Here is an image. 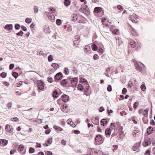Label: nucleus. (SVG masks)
Masks as SVG:
<instances>
[{
    "label": "nucleus",
    "mask_w": 155,
    "mask_h": 155,
    "mask_svg": "<svg viewBox=\"0 0 155 155\" xmlns=\"http://www.w3.org/2000/svg\"><path fill=\"white\" fill-rule=\"evenodd\" d=\"M150 124L153 126H155V122L153 120H150Z\"/></svg>",
    "instance_id": "obj_52"
},
{
    "label": "nucleus",
    "mask_w": 155,
    "mask_h": 155,
    "mask_svg": "<svg viewBox=\"0 0 155 155\" xmlns=\"http://www.w3.org/2000/svg\"><path fill=\"white\" fill-rule=\"evenodd\" d=\"M153 131V129L151 126L149 127L147 129V135L151 134Z\"/></svg>",
    "instance_id": "obj_11"
},
{
    "label": "nucleus",
    "mask_w": 155,
    "mask_h": 155,
    "mask_svg": "<svg viewBox=\"0 0 155 155\" xmlns=\"http://www.w3.org/2000/svg\"><path fill=\"white\" fill-rule=\"evenodd\" d=\"M53 79L51 77H48V81L50 83L53 82Z\"/></svg>",
    "instance_id": "obj_51"
},
{
    "label": "nucleus",
    "mask_w": 155,
    "mask_h": 155,
    "mask_svg": "<svg viewBox=\"0 0 155 155\" xmlns=\"http://www.w3.org/2000/svg\"><path fill=\"white\" fill-rule=\"evenodd\" d=\"M52 142V137L49 138L47 141V143L50 145L51 144Z\"/></svg>",
    "instance_id": "obj_40"
},
{
    "label": "nucleus",
    "mask_w": 155,
    "mask_h": 155,
    "mask_svg": "<svg viewBox=\"0 0 155 155\" xmlns=\"http://www.w3.org/2000/svg\"><path fill=\"white\" fill-rule=\"evenodd\" d=\"M137 145L136 143L133 147V150L134 151H135L136 150L137 148L139 147V146H137Z\"/></svg>",
    "instance_id": "obj_56"
},
{
    "label": "nucleus",
    "mask_w": 155,
    "mask_h": 155,
    "mask_svg": "<svg viewBox=\"0 0 155 155\" xmlns=\"http://www.w3.org/2000/svg\"><path fill=\"white\" fill-rule=\"evenodd\" d=\"M16 150L15 149L12 150L10 151V153L12 155L14 154L15 152H16Z\"/></svg>",
    "instance_id": "obj_63"
},
{
    "label": "nucleus",
    "mask_w": 155,
    "mask_h": 155,
    "mask_svg": "<svg viewBox=\"0 0 155 155\" xmlns=\"http://www.w3.org/2000/svg\"><path fill=\"white\" fill-rule=\"evenodd\" d=\"M101 125L102 126H104L107 124L108 123L107 121L106 120V119H102L101 120Z\"/></svg>",
    "instance_id": "obj_15"
},
{
    "label": "nucleus",
    "mask_w": 155,
    "mask_h": 155,
    "mask_svg": "<svg viewBox=\"0 0 155 155\" xmlns=\"http://www.w3.org/2000/svg\"><path fill=\"white\" fill-rule=\"evenodd\" d=\"M12 28L13 26L12 24H7L5 25L4 28L5 29L10 30L12 29Z\"/></svg>",
    "instance_id": "obj_20"
},
{
    "label": "nucleus",
    "mask_w": 155,
    "mask_h": 155,
    "mask_svg": "<svg viewBox=\"0 0 155 155\" xmlns=\"http://www.w3.org/2000/svg\"><path fill=\"white\" fill-rule=\"evenodd\" d=\"M51 131V130L50 129H47L45 130V132L46 134H48L50 133Z\"/></svg>",
    "instance_id": "obj_59"
},
{
    "label": "nucleus",
    "mask_w": 155,
    "mask_h": 155,
    "mask_svg": "<svg viewBox=\"0 0 155 155\" xmlns=\"http://www.w3.org/2000/svg\"><path fill=\"white\" fill-rule=\"evenodd\" d=\"M21 29L24 31H26L27 30V28L24 26L21 25Z\"/></svg>",
    "instance_id": "obj_60"
},
{
    "label": "nucleus",
    "mask_w": 155,
    "mask_h": 155,
    "mask_svg": "<svg viewBox=\"0 0 155 155\" xmlns=\"http://www.w3.org/2000/svg\"><path fill=\"white\" fill-rule=\"evenodd\" d=\"M56 23L57 25H60L61 23V20L59 19H57L56 21Z\"/></svg>",
    "instance_id": "obj_37"
},
{
    "label": "nucleus",
    "mask_w": 155,
    "mask_h": 155,
    "mask_svg": "<svg viewBox=\"0 0 155 155\" xmlns=\"http://www.w3.org/2000/svg\"><path fill=\"white\" fill-rule=\"evenodd\" d=\"M5 130L6 131L8 132H11L13 130L12 129V127L9 124H7L5 126Z\"/></svg>",
    "instance_id": "obj_13"
},
{
    "label": "nucleus",
    "mask_w": 155,
    "mask_h": 155,
    "mask_svg": "<svg viewBox=\"0 0 155 155\" xmlns=\"http://www.w3.org/2000/svg\"><path fill=\"white\" fill-rule=\"evenodd\" d=\"M140 87L141 88V90H142L143 91H145L146 89V86L144 84H142L140 86Z\"/></svg>",
    "instance_id": "obj_28"
},
{
    "label": "nucleus",
    "mask_w": 155,
    "mask_h": 155,
    "mask_svg": "<svg viewBox=\"0 0 155 155\" xmlns=\"http://www.w3.org/2000/svg\"><path fill=\"white\" fill-rule=\"evenodd\" d=\"M38 8L36 6H35L34 7V11L35 13H37L38 12Z\"/></svg>",
    "instance_id": "obj_46"
},
{
    "label": "nucleus",
    "mask_w": 155,
    "mask_h": 155,
    "mask_svg": "<svg viewBox=\"0 0 155 155\" xmlns=\"http://www.w3.org/2000/svg\"><path fill=\"white\" fill-rule=\"evenodd\" d=\"M129 19L130 20H131V21L134 23H137V21H136L137 20L134 18V17L133 16H131L129 17Z\"/></svg>",
    "instance_id": "obj_22"
},
{
    "label": "nucleus",
    "mask_w": 155,
    "mask_h": 155,
    "mask_svg": "<svg viewBox=\"0 0 155 155\" xmlns=\"http://www.w3.org/2000/svg\"><path fill=\"white\" fill-rule=\"evenodd\" d=\"M139 132V131L138 130H134L133 133V135L134 137H135L136 134Z\"/></svg>",
    "instance_id": "obj_47"
},
{
    "label": "nucleus",
    "mask_w": 155,
    "mask_h": 155,
    "mask_svg": "<svg viewBox=\"0 0 155 155\" xmlns=\"http://www.w3.org/2000/svg\"><path fill=\"white\" fill-rule=\"evenodd\" d=\"M71 4V1L70 0H64V4L66 6H68Z\"/></svg>",
    "instance_id": "obj_21"
},
{
    "label": "nucleus",
    "mask_w": 155,
    "mask_h": 155,
    "mask_svg": "<svg viewBox=\"0 0 155 155\" xmlns=\"http://www.w3.org/2000/svg\"><path fill=\"white\" fill-rule=\"evenodd\" d=\"M91 48L93 50L96 51L97 49V47L95 44H93L91 45Z\"/></svg>",
    "instance_id": "obj_25"
},
{
    "label": "nucleus",
    "mask_w": 155,
    "mask_h": 155,
    "mask_svg": "<svg viewBox=\"0 0 155 155\" xmlns=\"http://www.w3.org/2000/svg\"><path fill=\"white\" fill-rule=\"evenodd\" d=\"M85 85H86L85 87L86 88L85 89L84 88V91L85 92H87L88 91L89 89L90 86L88 84H86Z\"/></svg>",
    "instance_id": "obj_29"
},
{
    "label": "nucleus",
    "mask_w": 155,
    "mask_h": 155,
    "mask_svg": "<svg viewBox=\"0 0 155 155\" xmlns=\"http://www.w3.org/2000/svg\"><path fill=\"white\" fill-rule=\"evenodd\" d=\"M140 64L137 63H136L135 64V66L136 68V70L138 71H142V67L140 66V65H142V66H144V65L141 63H140Z\"/></svg>",
    "instance_id": "obj_7"
},
{
    "label": "nucleus",
    "mask_w": 155,
    "mask_h": 155,
    "mask_svg": "<svg viewBox=\"0 0 155 155\" xmlns=\"http://www.w3.org/2000/svg\"><path fill=\"white\" fill-rule=\"evenodd\" d=\"M53 60V56L51 55H50L48 57V60L49 62H51Z\"/></svg>",
    "instance_id": "obj_39"
},
{
    "label": "nucleus",
    "mask_w": 155,
    "mask_h": 155,
    "mask_svg": "<svg viewBox=\"0 0 155 155\" xmlns=\"http://www.w3.org/2000/svg\"><path fill=\"white\" fill-rule=\"evenodd\" d=\"M130 45L131 46V47L134 48L135 47H136V44L135 42H131L130 43Z\"/></svg>",
    "instance_id": "obj_33"
},
{
    "label": "nucleus",
    "mask_w": 155,
    "mask_h": 155,
    "mask_svg": "<svg viewBox=\"0 0 155 155\" xmlns=\"http://www.w3.org/2000/svg\"><path fill=\"white\" fill-rule=\"evenodd\" d=\"M64 71L66 75H68L69 73V70L67 68H64Z\"/></svg>",
    "instance_id": "obj_35"
},
{
    "label": "nucleus",
    "mask_w": 155,
    "mask_h": 155,
    "mask_svg": "<svg viewBox=\"0 0 155 155\" xmlns=\"http://www.w3.org/2000/svg\"><path fill=\"white\" fill-rule=\"evenodd\" d=\"M35 151V149L32 147H30L29 148V152L30 153H32L34 152Z\"/></svg>",
    "instance_id": "obj_32"
},
{
    "label": "nucleus",
    "mask_w": 155,
    "mask_h": 155,
    "mask_svg": "<svg viewBox=\"0 0 155 155\" xmlns=\"http://www.w3.org/2000/svg\"><path fill=\"white\" fill-rule=\"evenodd\" d=\"M113 33L114 34L117 35L119 33V31L118 29H114L113 31Z\"/></svg>",
    "instance_id": "obj_44"
},
{
    "label": "nucleus",
    "mask_w": 155,
    "mask_h": 155,
    "mask_svg": "<svg viewBox=\"0 0 155 155\" xmlns=\"http://www.w3.org/2000/svg\"><path fill=\"white\" fill-rule=\"evenodd\" d=\"M132 30L131 31V34L134 36H135L136 35V33L135 31V30L133 29L132 28Z\"/></svg>",
    "instance_id": "obj_49"
},
{
    "label": "nucleus",
    "mask_w": 155,
    "mask_h": 155,
    "mask_svg": "<svg viewBox=\"0 0 155 155\" xmlns=\"http://www.w3.org/2000/svg\"><path fill=\"white\" fill-rule=\"evenodd\" d=\"M102 8L99 7H96L94 9V12L96 13H98L101 12Z\"/></svg>",
    "instance_id": "obj_17"
},
{
    "label": "nucleus",
    "mask_w": 155,
    "mask_h": 155,
    "mask_svg": "<svg viewBox=\"0 0 155 155\" xmlns=\"http://www.w3.org/2000/svg\"><path fill=\"white\" fill-rule=\"evenodd\" d=\"M78 77L72 78L71 80V82H69V83L68 84L67 87H75L78 84Z\"/></svg>",
    "instance_id": "obj_1"
},
{
    "label": "nucleus",
    "mask_w": 155,
    "mask_h": 155,
    "mask_svg": "<svg viewBox=\"0 0 155 155\" xmlns=\"http://www.w3.org/2000/svg\"><path fill=\"white\" fill-rule=\"evenodd\" d=\"M72 71L74 73H77L78 72V70L74 67H73L72 68Z\"/></svg>",
    "instance_id": "obj_43"
},
{
    "label": "nucleus",
    "mask_w": 155,
    "mask_h": 155,
    "mask_svg": "<svg viewBox=\"0 0 155 155\" xmlns=\"http://www.w3.org/2000/svg\"><path fill=\"white\" fill-rule=\"evenodd\" d=\"M67 122L68 124H70L71 123H73V122L71 121V118H69L68 119L67 121Z\"/></svg>",
    "instance_id": "obj_64"
},
{
    "label": "nucleus",
    "mask_w": 155,
    "mask_h": 155,
    "mask_svg": "<svg viewBox=\"0 0 155 155\" xmlns=\"http://www.w3.org/2000/svg\"><path fill=\"white\" fill-rule=\"evenodd\" d=\"M11 120L14 122H17L19 121V119L17 117H14L11 118Z\"/></svg>",
    "instance_id": "obj_36"
},
{
    "label": "nucleus",
    "mask_w": 155,
    "mask_h": 155,
    "mask_svg": "<svg viewBox=\"0 0 155 155\" xmlns=\"http://www.w3.org/2000/svg\"><path fill=\"white\" fill-rule=\"evenodd\" d=\"M37 88L39 90H42L44 87V84L43 82L41 80L38 81L35 84Z\"/></svg>",
    "instance_id": "obj_3"
},
{
    "label": "nucleus",
    "mask_w": 155,
    "mask_h": 155,
    "mask_svg": "<svg viewBox=\"0 0 155 155\" xmlns=\"http://www.w3.org/2000/svg\"><path fill=\"white\" fill-rule=\"evenodd\" d=\"M61 100L65 102L69 101V96L66 94H63L61 96L60 98L57 100L58 103L59 104Z\"/></svg>",
    "instance_id": "obj_2"
},
{
    "label": "nucleus",
    "mask_w": 155,
    "mask_h": 155,
    "mask_svg": "<svg viewBox=\"0 0 155 155\" xmlns=\"http://www.w3.org/2000/svg\"><path fill=\"white\" fill-rule=\"evenodd\" d=\"M127 91V89L126 88H124L122 90V94L124 95H125L126 94Z\"/></svg>",
    "instance_id": "obj_42"
},
{
    "label": "nucleus",
    "mask_w": 155,
    "mask_h": 155,
    "mask_svg": "<svg viewBox=\"0 0 155 155\" xmlns=\"http://www.w3.org/2000/svg\"><path fill=\"white\" fill-rule=\"evenodd\" d=\"M102 135L98 134L96 135L95 138V140L96 141L101 142V141H102Z\"/></svg>",
    "instance_id": "obj_8"
},
{
    "label": "nucleus",
    "mask_w": 155,
    "mask_h": 155,
    "mask_svg": "<svg viewBox=\"0 0 155 155\" xmlns=\"http://www.w3.org/2000/svg\"><path fill=\"white\" fill-rule=\"evenodd\" d=\"M89 8L87 6L85 5L84 7L80 9L79 11L82 12H84L86 13H88L89 12Z\"/></svg>",
    "instance_id": "obj_5"
},
{
    "label": "nucleus",
    "mask_w": 155,
    "mask_h": 155,
    "mask_svg": "<svg viewBox=\"0 0 155 155\" xmlns=\"http://www.w3.org/2000/svg\"><path fill=\"white\" fill-rule=\"evenodd\" d=\"M150 150L149 149L147 150L145 152V155H150Z\"/></svg>",
    "instance_id": "obj_61"
},
{
    "label": "nucleus",
    "mask_w": 155,
    "mask_h": 155,
    "mask_svg": "<svg viewBox=\"0 0 155 155\" xmlns=\"http://www.w3.org/2000/svg\"><path fill=\"white\" fill-rule=\"evenodd\" d=\"M77 89L80 91H82L83 90H84V87L82 86L80 87H78Z\"/></svg>",
    "instance_id": "obj_50"
},
{
    "label": "nucleus",
    "mask_w": 155,
    "mask_h": 155,
    "mask_svg": "<svg viewBox=\"0 0 155 155\" xmlns=\"http://www.w3.org/2000/svg\"><path fill=\"white\" fill-rule=\"evenodd\" d=\"M73 132L75 134H78L80 133V131L78 130H74Z\"/></svg>",
    "instance_id": "obj_62"
},
{
    "label": "nucleus",
    "mask_w": 155,
    "mask_h": 155,
    "mask_svg": "<svg viewBox=\"0 0 155 155\" xmlns=\"http://www.w3.org/2000/svg\"><path fill=\"white\" fill-rule=\"evenodd\" d=\"M32 19L31 18H26L25 19V22L28 24L30 23L31 22Z\"/></svg>",
    "instance_id": "obj_30"
},
{
    "label": "nucleus",
    "mask_w": 155,
    "mask_h": 155,
    "mask_svg": "<svg viewBox=\"0 0 155 155\" xmlns=\"http://www.w3.org/2000/svg\"><path fill=\"white\" fill-rule=\"evenodd\" d=\"M45 154L46 155H53L52 153L50 151H47L46 152Z\"/></svg>",
    "instance_id": "obj_57"
},
{
    "label": "nucleus",
    "mask_w": 155,
    "mask_h": 155,
    "mask_svg": "<svg viewBox=\"0 0 155 155\" xmlns=\"http://www.w3.org/2000/svg\"><path fill=\"white\" fill-rule=\"evenodd\" d=\"M71 19L72 21H76L78 19V16L76 15L73 14Z\"/></svg>",
    "instance_id": "obj_26"
},
{
    "label": "nucleus",
    "mask_w": 155,
    "mask_h": 155,
    "mask_svg": "<svg viewBox=\"0 0 155 155\" xmlns=\"http://www.w3.org/2000/svg\"><path fill=\"white\" fill-rule=\"evenodd\" d=\"M52 95L53 97L54 98H57L59 96V94L57 91V90H55V91L53 92Z\"/></svg>",
    "instance_id": "obj_14"
},
{
    "label": "nucleus",
    "mask_w": 155,
    "mask_h": 155,
    "mask_svg": "<svg viewBox=\"0 0 155 155\" xmlns=\"http://www.w3.org/2000/svg\"><path fill=\"white\" fill-rule=\"evenodd\" d=\"M117 8L119 10H121L123 9L122 6L120 5H118Z\"/></svg>",
    "instance_id": "obj_58"
},
{
    "label": "nucleus",
    "mask_w": 155,
    "mask_h": 155,
    "mask_svg": "<svg viewBox=\"0 0 155 155\" xmlns=\"http://www.w3.org/2000/svg\"><path fill=\"white\" fill-rule=\"evenodd\" d=\"M111 130L110 128H107L105 131V134L107 137H109L111 134Z\"/></svg>",
    "instance_id": "obj_9"
},
{
    "label": "nucleus",
    "mask_w": 155,
    "mask_h": 155,
    "mask_svg": "<svg viewBox=\"0 0 155 155\" xmlns=\"http://www.w3.org/2000/svg\"><path fill=\"white\" fill-rule=\"evenodd\" d=\"M139 104L138 102H136L135 103H134L133 106L134 108L135 109H136L138 106Z\"/></svg>",
    "instance_id": "obj_34"
},
{
    "label": "nucleus",
    "mask_w": 155,
    "mask_h": 155,
    "mask_svg": "<svg viewBox=\"0 0 155 155\" xmlns=\"http://www.w3.org/2000/svg\"><path fill=\"white\" fill-rule=\"evenodd\" d=\"M80 39V37L78 35H76L75 37V40H74V41H73L74 43H75V41H78V40Z\"/></svg>",
    "instance_id": "obj_48"
},
{
    "label": "nucleus",
    "mask_w": 155,
    "mask_h": 155,
    "mask_svg": "<svg viewBox=\"0 0 155 155\" xmlns=\"http://www.w3.org/2000/svg\"><path fill=\"white\" fill-rule=\"evenodd\" d=\"M44 31L46 33H50L51 31L48 27L45 26L44 28Z\"/></svg>",
    "instance_id": "obj_19"
},
{
    "label": "nucleus",
    "mask_w": 155,
    "mask_h": 155,
    "mask_svg": "<svg viewBox=\"0 0 155 155\" xmlns=\"http://www.w3.org/2000/svg\"><path fill=\"white\" fill-rule=\"evenodd\" d=\"M12 75L16 79L18 76V74L16 72H13L12 73Z\"/></svg>",
    "instance_id": "obj_27"
},
{
    "label": "nucleus",
    "mask_w": 155,
    "mask_h": 155,
    "mask_svg": "<svg viewBox=\"0 0 155 155\" xmlns=\"http://www.w3.org/2000/svg\"><path fill=\"white\" fill-rule=\"evenodd\" d=\"M63 76L61 72H59L57 73L54 76V79L56 81H60L63 78Z\"/></svg>",
    "instance_id": "obj_4"
},
{
    "label": "nucleus",
    "mask_w": 155,
    "mask_h": 155,
    "mask_svg": "<svg viewBox=\"0 0 155 155\" xmlns=\"http://www.w3.org/2000/svg\"><path fill=\"white\" fill-rule=\"evenodd\" d=\"M144 124H147L148 123V119L147 117H143L142 119Z\"/></svg>",
    "instance_id": "obj_38"
},
{
    "label": "nucleus",
    "mask_w": 155,
    "mask_h": 155,
    "mask_svg": "<svg viewBox=\"0 0 155 155\" xmlns=\"http://www.w3.org/2000/svg\"><path fill=\"white\" fill-rule=\"evenodd\" d=\"M14 67V65L13 64H11L9 65V69L10 70H12L13 69Z\"/></svg>",
    "instance_id": "obj_54"
},
{
    "label": "nucleus",
    "mask_w": 155,
    "mask_h": 155,
    "mask_svg": "<svg viewBox=\"0 0 155 155\" xmlns=\"http://www.w3.org/2000/svg\"><path fill=\"white\" fill-rule=\"evenodd\" d=\"M107 89L108 91H111L112 90L111 86L110 85H108L107 86Z\"/></svg>",
    "instance_id": "obj_41"
},
{
    "label": "nucleus",
    "mask_w": 155,
    "mask_h": 155,
    "mask_svg": "<svg viewBox=\"0 0 155 155\" xmlns=\"http://www.w3.org/2000/svg\"><path fill=\"white\" fill-rule=\"evenodd\" d=\"M15 28L16 30H18L19 29V24H15Z\"/></svg>",
    "instance_id": "obj_53"
},
{
    "label": "nucleus",
    "mask_w": 155,
    "mask_h": 155,
    "mask_svg": "<svg viewBox=\"0 0 155 155\" xmlns=\"http://www.w3.org/2000/svg\"><path fill=\"white\" fill-rule=\"evenodd\" d=\"M151 143V139L150 138H148L147 140H145V141L143 143V145L144 147H146L150 145Z\"/></svg>",
    "instance_id": "obj_6"
},
{
    "label": "nucleus",
    "mask_w": 155,
    "mask_h": 155,
    "mask_svg": "<svg viewBox=\"0 0 155 155\" xmlns=\"http://www.w3.org/2000/svg\"><path fill=\"white\" fill-rule=\"evenodd\" d=\"M45 15H47V16H48V18H49V19L50 20H52L53 18V20H54L55 18V17L54 15H50V13L47 12H45Z\"/></svg>",
    "instance_id": "obj_18"
},
{
    "label": "nucleus",
    "mask_w": 155,
    "mask_h": 155,
    "mask_svg": "<svg viewBox=\"0 0 155 155\" xmlns=\"http://www.w3.org/2000/svg\"><path fill=\"white\" fill-rule=\"evenodd\" d=\"M51 66L55 69V70H57L59 67V65L58 64L55 63H52Z\"/></svg>",
    "instance_id": "obj_23"
},
{
    "label": "nucleus",
    "mask_w": 155,
    "mask_h": 155,
    "mask_svg": "<svg viewBox=\"0 0 155 155\" xmlns=\"http://www.w3.org/2000/svg\"><path fill=\"white\" fill-rule=\"evenodd\" d=\"M99 110L100 112H102L104 110V108L103 107H101L99 108Z\"/></svg>",
    "instance_id": "obj_55"
},
{
    "label": "nucleus",
    "mask_w": 155,
    "mask_h": 155,
    "mask_svg": "<svg viewBox=\"0 0 155 155\" xmlns=\"http://www.w3.org/2000/svg\"><path fill=\"white\" fill-rule=\"evenodd\" d=\"M95 120L92 121L93 124L96 125H98L99 124V119L98 116L95 118Z\"/></svg>",
    "instance_id": "obj_16"
},
{
    "label": "nucleus",
    "mask_w": 155,
    "mask_h": 155,
    "mask_svg": "<svg viewBox=\"0 0 155 155\" xmlns=\"http://www.w3.org/2000/svg\"><path fill=\"white\" fill-rule=\"evenodd\" d=\"M8 141L5 139L0 140V145L2 146H4L7 144Z\"/></svg>",
    "instance_id": "obj_12"
},
{
    "label": "nucleus",
    "mask_w": 155,
    "mask_h": 155,
    "mask_svg": "<svg viewBox=\"0 0 155 155\" xmlns=\"http://www.w3.org/2000/svg\"><path fill=\"white\" fill-rule=\"evenodd\" d=\"M60 84L61 85L63 86H66L67 87L68 84L69 83L68 81H67V79H64L61 80L60 81Z\"/></svg>",
    "instance_id": "obj_10"
},
{
    "label": "nucleus",
    "mask_w": 155,
    "mask_h": 155,
    "mask_svg": "<svg viewBox=\"0 0 155 155\" xmlns=\"http://www.w3.org/2000/svg\"><path fill=\"white\" fill-rule=\"evenodd\" d=\"M93 58L94 60H96L99 59V58L97 54H95L93 56Z\"/></svg>",
    "instance_id": "obj_45"
},
{
    "label": "nucleus",
    "mask_w": 155,
    "mask_h": 155,
    "mask_svg": "<svg viewBox=\"0 0 155 155\" xmlns=\"http://www.w3.org/2000/svg\"><path fill=\"white\" fill-rule=\"evenodd\" d=\"M80 82L81 83H84V84H87V80H85V79L84 78H81L80 80Z\"/></svg>",
    "instance_id": "obj_24"
},
{
    "label": "nucleus",
    "mask_w": 155,
    "mask_h": 155,
    "mask_svg": "<svg viewBox=\"0 0 155 155\" xmlns=\"http://www.w3.org/2000/svg\"><path fill=\"white\" fill-rule=\"evenodd\" d=\"M0 75L2 78H5L7 76V73L5 72H2L0 74Z\"/></svg>",
    "instance_id": "obj_31"
}]
</instances>
